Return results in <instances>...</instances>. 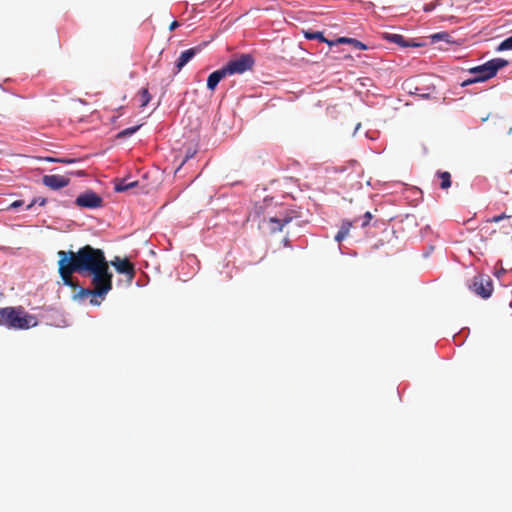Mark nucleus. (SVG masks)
<instances>
[{
    "mask_svg": "<svg viewBox=\"0 0 512 512\" xmlns=\"http://www.w3.org/2000/svg\"><path fill=\"white\" fill-rule=\"evenodd\" d=\"M255 59L251 54H241L240 56L230 60L223 69L227 76L235 74H243L253 69Z\"/></svg>",
    "mask_w": 512,
    "mask_h": 512,
    "instance_id": "6",
    "label": "nucleus"
},
{
    "mask_svg": "<svg viewBox=\"0 0 512 512\" xmlns=\"http://www.w3.org/2000/svg\"><path fill=\"white\" fill-rule=\"evenodd\" d=\"M87 276L91 277V285L94 289V297H99L102 300L112 290L113 287V274L109 269L108 261L101 265L96 270L88 273Z\"/></svg>",
    "mask_w": 512,
    "mask_h": 512,
    "instance_id": "3",
    "label": "nucleus"
},
{
    "mask_svg": "<svg viewBox=\"0 0 512 512\" xmlns=\"http://www.w3.org/2000/svg\"><path fill=\"white\" fill-rule=\"evenodd\" d=\"M36 203H38L40 206H44L46 204V199L45 198H41V199H35L33 200L28 206H27V209H30L32 206H34Z\"/></svg>",
    "mask_w": 512,
    "mask_h": 512,
    "instance_id": "27",
    "label": "nucleus"
},
{
    "mask_svg": "<svg viewBox=\"0 0 512 512\" xmlns=\"http://www.w3.org/2000/svg\"><path fill=\"white\" fill-rule=\"evenodd\" d=\"M428 96V94H425V93H418V97H422V98H426Z\"/></svg>",
    "mask_w": 512,
    "mask_h": 512,
    "instance_id": "36",
    "label": "nucleus"
},
{
    "mask_svg": "<svg viewBox=\"0 0 512 512\" xmlns=\"http://www.w3.org/2000/svg\"><path fill=\"white\" fill-rule=\"evenodd\" d=\"M58 273L64 285L76 289L78 284L73 280V274L79 273L86 276L107 262L104 251L85 245L74 252L72 250L57 252Z\"/></svg>",
    "mask_w": 512,
    "mask_h": 512,
    "instance_id": "1",
    "label": "nucleus"
},
{
    "mask_svg": "<svg viewBox=\"0 0 512 512\" xmlns=\"http://www.w3.org/2000/svg\"><path fill=\"white\" fill-rule=\"evenodd\" d=\"M434 7H435V3H431V4L425 5L423 9L425 12H429V11H432L434 9Z\"/></svg>",
    "mask_w": 512,
    "mask_h": 512,
    "instance_id": "30",
    "label": "nucleus"
},
{
    "mask_svg": "<svg viewBox=\"0 0 512 512\" xmlns=\"http://www.w3.org/2000/svg\"><path fill=\"white\" fill-rule=\"evenodd\" d=\"M438 177L441 180L440 187L442 189H448L451 186V174L447 171L438 172Z\"/></svg>",
    "mask_w": 512,
    "mask_h": 512,
    "instance_id": "17",
    "label": "nucleus"
},
{
    "mask_svg": "<svg viewBox=\"0 0 512 512\" xmlns=\"http://www.w3.org/2000/svg\"><path fill=\"white\" fill-rule=\"evenodd\" d=\"M199 51L198 48H190L183 51L176 62V73H178Z\"/></svg>",
    "mask_w": 512,
    "mask_h": 512,
    "instance_id": "11",
    "label": "nucleus"
},
{
    "mask_svg": "<svg viewBox=\"0 0 512 512\" xmlns=\"http://www.w3.org/2000/svg\"><path fill=\"white\" fill-rule=\"evenodd\" d=\"M502 229H503V232H504L505 234H511V233H512V224H511V223H508L507 225H504V226L502 227Z\"/></svg>",
    "mask_w": 512,
    "mask_h": 512,
    "instance_id": "28",
    "label": "nucleus"
},
{
    "mask_svg": "<svg viewBox=\"0 0 512 512\" xmlns=\"http://www.w3.org/2000/svg\"><path fill=\"white\" fill-rule=\"evenodd\" d=\"M75 204L80 208L94 209L102 207L103 199L94 191L88 190L76 198Z\"/></svg>",
    "mask_w": 512,
    "mask_h": 512,
    "instance_id": "7",
    "label": "nucleus"
},
{
    "mask_svg": "<svg viewBox=\"0 0 512 512\" xmlns=\"http://www.w3.org/2000/svg\"><path fill=\"white\" fill-rule=\"evenodd\" d=\"M111 264L115 267L118 273L127 276L129 283L133 281L136 275V270L128 258L115 257L114 260L111 261Z\"/></svg>",
    "mask_w": 512,
    "mask_h": 512,
    "instance_id": "8",
    "label": "nucleus"
},
{
    "mask_svg": "<svg viewBox=\"0 0 512 512\" xmlns=\"http://www.w3.org/2000/svg\"><path fill=\"white\" fill-rule=\"evenodd\" d=\"M469 289L477 296L488 299L491 297L494 286L491 277L487 274H476L468 284Z\"/></svg>",
    "mask_w": 512,
    "mask_h": 512,
    "instance_id": "5",
    "label": "nucleus"
},
{
    "mask_svg": "<svg viewBox=\"0 0 512 512\" xmlns=\"http://www.w3.org/2000/svg\"><path fill=\"white\" fill-rule=\"evenodd\" d=\"M292 220V217L288 215L284 216H269L266 217L263 216V222L267 223L269 225V231L270 233H277L282 231L283 227L290 223Z\"/></svg>",
    "mask_w": 512,
    "mask_h": 512,
    "instance_id": "9",
    "label": "nucleus"
},
{
    "mask_svg": "<svg viewBox=\"0 0 512 512\" xmlns=\"http://www.w3.org/2000/svg\"><path fill=\"white\" fill-rule=\"evenodd\" d=\"M90 303H91L92 305H99V304H100V302H99V301H97V300H96V299H94V298H92V299L90 300Z\"/></svg>",
    "mask_w": 512,
    "mask_h": 512,
    "instance_id": "34",
    "label": "nucleus"
},
{
    "mask_svg": "<svg viewBox=\"0 0 512 512\" xmlns=\"http://www.w3.org/2000/svg\"><path fill=\"white\" fill-rule=\"evenodd\" d=\"M498 51L512 50V35L503 40L497 48Z\"/></svg>",
    "mask_w": 512,
    "mask_h": 512,
    "instance_id": "21",
    "label": "nucleus"
},
{
    "mask_svg": "<svg viewBox=\"0 0 512 512\" xmlns=\"http://www.w3.org/2000/svg\"><path fill=\"white\" fill-rule=\"evenodd\" d=\"M22 205H23V201L22 200H16L13 203H11L10 208L11 209H16L18 207H21Z\"/></svg>",
    "mask_w": 512,
    "mask_h": 512,
    "instance_id": "29",
    "label": "nucleus"
},
{
    "mask_svg": "<svg viewBox=\"0 0 512 512\" xmlns=\"http://www.w3.org/2000/svg\"><path fill=\"white\" fill-rule=\"evenodd\" d=\"M179 26V23L177 21H173L170 26H169V30L170 31H173L175 30L177 27Z\"/></svg>",
    "mask_w": 512,
    "mask_h": 512,
    "instance_id": "31",
    "label": "nucleus"
},
{
    "mask_svg": "<svg viewBox=\"0 0 512 512\" xmlns=\"http://www.w3.org/2000/svg\"><path fill=\"white\" fill-rule=\"evenodd\" d=\"M140 107H145L151 100V95L147 88H142L139 93Z\"/></svg>",
    "mask_w": 512,
    "mask_h": 512,
    "instance_id": "19",
    "label": "nucleus"
},
{
    "mask_svg": "<svg viewBox=\"0 0 512 512\" xmlns=\"http://www.w3.org/2000/svg\"><path fill=\"white\" fill-rule=\"evenodd\" d=\"M372 214L371 212L367 211L363 217H362V223H361V226L364 228L366 226H368V224L370 223V221L372 220Z\"/></svg>",
    "mask_w": 512,
    "mask_h": 512,
    "instance_id": "24",
    "label": "nucleus"
},
{
    "mask_svg": "<svg viewBox=\"0 0 512 512\" xmlns=\"http://www.w3.org/2000/svg\"><path fill=\"white\" fill-rule=\"evenodd\" d=\"M43 184L47 187H49L52 190H58L63 187H66L70 179L68 177H65L63 175H45L42 179Z\"/></svg>",
    "mask_w": 512,
    "mask_h": 512,
    "instance_id": "10",
    "label": "nucleus"
},
{
    "mask_svg": "<svg viewBox=\"0 0 512 512\" xmlns=\"http://www.w3.org/2000/svg\"><path fill=\"white\" fill-rule=\"evenodd\" d=\"M510 217H511L510 215L502 213V214H500L498 216H494L491 219H488L487 222H489V223H498V222H500V221H502L504 219H508Z\"/></svg>",
    "mask_w": 512,
    "mask_h": 512,
    "instance_id": "23",
    "label": "nucleus"
},
{
    "mask_svg": "<svg viewBox=\"0 0 512 512\" xmlns=\"http://www.w3.org/2000/svg\"><path fill=\"white\" fill-rule=\"evenodd\" d=\"M424 45H426V42H420V41H418V43H417V46H418V47H421V46H424Z\"/></svg>",
    "mask_w": 512,
    "mask_h": 512,
    "instance_id": "35",
    "label": "nucleus"
},
{
    "mask_svg": "<svg viewBox=\"0 0 512 512\" xmlns=\"http://www.w3.org/2000/svg\"><path fill=\"white\" fill-rule=\"evenodd\" d=\"M428 231H430V228H429V226H426L424 233H427Z\"/></svg>",
    "mask_w": 512,
    "mask_h": 512,
    "instance_id": "37",
    "label": "nucleus"
},
{
    "mask_svg": "<svg viewBox=\"0 0 512 512\" xmlns=\"http://www.w3.org/2000/svg\"><path fill=\"white\" fill-rule=\"evenodd\" d=\"M428 38L430 39L431 44L437 43L438 41H445L447 43L451 42L450 34L447 32L435 33V34L430 35Z\"/></svg>",
    "mask_w": 512,
    "mask_h": 512,
    "instance_id": "16",
    "label": "nucleus"
},
{
    "mask_svg": "<svg viewBox=\"0 0 512 512\" xmlns=\"http://www.w3.org/2000/svg\"><path fill=\"white\" fill-rule=\"evenodd\" d=\"M137 185V182L134 181V182H127L126 180H120L116 185H115V191L117 192H124V191H127L133 187H135Z\"/></svg>",
    "mask_w": 512,
    "mask_h": 512,
    "instance_id": "18",
    "label": "nucleus"
},
{
    "mask_svg": "<svg viewBox=\"0 0 512 512\" xmlns=\"http://www.w3.org/2000/svg\"><path fill=\"white\" fill-rule=\"evenodd\" d=\"M227 76L223 67L219 70L212 72L207 79V88L214 91L218 83Z\"/></svg>",
    "mask_w": 512,
    "mask_h": 512,
    "instance_id": "12",
    "label": "nucleus"
},
{
    "mask_svg": "<svg viewBox=\"0 0 512 512\" xmlns=\"http://www.w3.org/2000/svg\"><path fill=\"white\" fill-rule=\"evenodd\" d=\"M433 249H434V247H433L432 245H430V244H429V251L424 252V253L422 254V256H423L424 258L428 257V256H429V254H430V252H431Z\"/></svg>",
    "mask_w": 512,
    "mask_h": 512,
    "instance_id": "33",
    "label": "nucleus"
},
{
    "mask_svg": "<svg viewBox=\"0 0 512 512\" xmlns=\"http://www.w3.org/2000/svg\"><path fill=\"white\" fill-rule=\"evenodd\" d=\"M352 226H353L352 221L344 220L341 224L339 231L337 232V234L335 236V240L337 242H341L342 240H344L349 235V232H350V229L352 228Z\"/></svg>",
    "mask_w": 512,
    "mask_h": 512,
    "instance_id": "14",
    "label": "nucleus"
},
{
    "mask_svg": "<svg viewBox=\"0 0 512 512\" xmlns=\"http://www.w3.org/2000/svg\"><path fill=\"white\" fill-rule=\"evenodd\" d=\"M334 42H335V44H349L353 48L358 49V50H366L367 49V46L364 43H362L361 41L354 39V38L340 37Z\"/></svg>",
    "mask_w": 512,
    "mask_h": 512,
    "instance_id": "13",
    "label": "nucleus"
},
{
    "mask_svg": "<svg viewBox=\"0 0 512 512\" xmlns=\"http://www.w3.org/2000/svg\"><path fill=\"white\" fill-rule=\"evenodd\" d=\"M46 161L49 162H58V163H73L74 159H60V158H53V157H47L45 158Z\"/></svg>",
    "mask_w": 512,
    "mask_h": 512,
    "instance_id": "25",
    "label": "nucleus"
},
{
    "mask_svg": "<svg viewBox=\"0 0 512 512\" xmlns=\"http://www.w3.org/2000/svg\"><path fill=\"white\" fill-rule=\"evenodd\" d=\"M304 36L306 39L319 40L321 42L327 43L329 46L335 45L334 41L326 39L324 37L323 33L319 32V31H313V32L306 31V32H304Z\"/></svg>",
    "mask_w": 512,
    "mask_h": 512,
    "instance_id": "15",
    "label": "nucleus"
},
{
    "mask_svg": "<svg viewBox=\"0 0 512 512\" xmlns=\"http://www.w3.org/2000/svg\"><path fill=\"white\" fill-rule=\"evenodd\" d=\"M508 61L502 58H494L483 65L473 67L469 72L473 75L470 82H483L494 77L498 70L507 66Z\"/></svg>",
    "mask_w": 512,
    "mask_h": 512,
    "instance_id": "4",
    "label": "nucleus"
},
{
    "mask_svg": "<svg viewBox=\"0 0 512 512\" xmlns=\"http://www.w3.org/2000/svg\"><path fill=\"white\" fill-rule=\"evenodd\" d=\"M254 213H255L257 216H260V215H261V213H262V206H255Z\"/></svg>",
    "mask_w": 512,
    "mask_h": 512,
    "instance_id": "32",
    "label": "nucleus"
},
{
    "mask_svg": "<svg viewBox=\"0 0 512 512\" xmlns=\"http://www.w3.org/2000/svg\"><path fill=\"white\" fill-rule=\"evenodd\" d=\"M487 119H488V116L481 118L482 122H485Z\"/></svg>",
    "mask_w": 512,
    "mask_h": 512,
    "instance_id": "38",
    "label": "nucleus"
},
{
    "mask_svg": "<svg viewBox=\"0 0 512 512\" xmlns=\"http://www.w3.org/2000/svg\"><path fill=\"white\" fill-rule=\"evenodd\" d=\"M87 296H93L94 297V289H88V288H81L78 292V297L84 298Z\"/></svg>",
    "mask_w": 512,
    "mask_h": 512,
    "instance_id": "22",
    "label": "nucleus"
},
{
    "mask_svg": "<svg viewBox=\"0 0 512 512\" xmlns=\"http://www.w3.org/2000/svg\"><path fill=\"white\" fill-rule=\"evenodd\" d=\"M390 39H391V41H393V42H395V43H399V44H403V45H405V44H404V38H403V36H402V35H399V34H393V35L391 36V38H390Z\"/></svg>",
    "mask_w": 512,
    "mask_h": 512,
    "instance_id": "26",
    "label": "nucleus"
},
{
    "mask_svg": "<svg viewBox=\"0 0 512 512\" xmlns=\"http://www.w3.org/2000/svg\"><path fill=\"white\" fill-rule=\"evenodd\" d=\"M36 325V317L28 314L22 306L0 308V326L25 330Z\"/></svg>",
    "mask_w": 512,
    "mask_h": 512,
    "instance_id": "2",
    "label": "nucleus"
},
{
    "mask_svg": "<svg viewBox=\"0 0 512 512\" xmlns=\"http://www.w3.org/2000/svg\"><path fill=\"white\" fill-rule=\"evenodd\" d=\"M141 127V125H137V126H134V127H129V128H126L122 131H120L117 135L118 138H123V137H127V136H131L132 134H134L139 128Z\"/></svg>",
    "mask_w": 512,
    "mask_h": 512,
    "instance_id": "20",
    "label": "nucleus"
}]
</instances>
